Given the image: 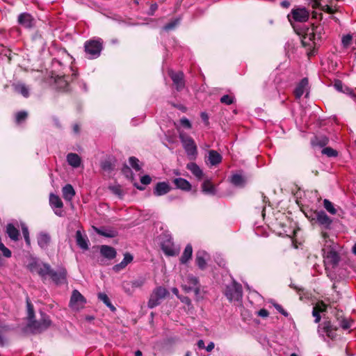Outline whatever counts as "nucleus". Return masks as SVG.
I'll use <instances>...</instances> for the list:
<instances>
[{
    "instance_id": "aec40b11",
    "label": "nucleus",
    "mask_w": 356,
    "mask_h": 356,
    "mask_svg": "<svg viewBox=\"0 0 356 356\" xmlns=\"http://www.w3.org/2000/svg\"><path fill=\"white\" fill-rule=\"evenodd\" d=\"M134 257L129 252H126L124 254V259L118 264L113 266V270L118 273L127 267V266L133 261Z\"/></svg>"
},
{
    "instance_id": "c9c22d12",
    "label": "nucleus",
    "mask_w": 356,
    "mask_h": 356,
    "mask_svg": "<svg viewBox=\"0 0 356 356\" xmlns=\"http://www.w3.org/2000/svg\"><path fill=\"white\" fill-rule=\"evenodd\" d=\"M202 191L206 193L214 194L215 193V186L211 183V181L209 179L204 181L202 184Z\"/></svg>"
},
{
    "instance_id": "69168bd1",
    "label": "nucleus",
    "mask_w": 356,
    "mask_h": 356,
    "mask_svg": "<svg viewBox=\"0 0 356 356\" xmlns=\"http://www.w3.org/2000/svg\"><path fill=\"white\" fill-rule=\"evenodd\" d=\"M179 300L184 304L187 305L188 306L191 305V300L188 296H178Z\"/></svg>"
},
{
    "instance_id": "393cba45",
    "label": "nucleus",
    "mask_w": 356,
    "mask_h": 356,
    "mask_svg": "<svg viewBox=\"0 0 356 356\" xmlns=\"http://www.w3.org/2000/svg\"><path fill=\"white\" fill-rule=\"evenodd\" d=\"M186 168L191 172L198 179L203 178L204 174L200 168L194 162L188 163L186 165Z\"/></svg>"
},
{
    "instance_id": "b1692460",
    "label": "nucleus",
    "mask_w": 356,
    "mask_h": 356,
    "mask_svg": "<svg viewBox=\"0 0 356 356\" xmlns=\"http://www.w3.org/2000/svg\"><path fill=\"white\" fill-rule=\"evenodd\" d=\"M76 242L77 245L83 250H88V239L86 236H83L80 230L76 232Z\"/></svg>"
},
{
    "instance_id": "6ab92c4d",
    "label": "nucleus",
    "mask_w": 356,
    "mask_h": 356,
    "mask_svg": "<svg viewBox=\"0 0 356 356\" xmlns=\"http://www.w3.org/2000/svg\"><path fill=\"white\" fill-rule=\"evenodd\" d=\"M161 248L165 254L168 256H176L179 254V250L175 248L171 240H168L162 243Z\"/></svg>"
},
{
    "instance_id": "f3484780",
    "label": "nucleus",
    "mask_w": 356,
    "mask_h": 356,
    "mask_svg": "<svg viewBox=\"0 0 356 356\" xmlns=\"http://www.w3.org/2000/svg\"><path fill=\"white\" fill-rule=\"evenodd\" d=\"M171 191V186L168 182H158L153 190L155 196H161L168 193Z\"/></svg>"
},
{
    "instance_id": "603ef678",
    "label": "nucleus",
    "mask_w": 356,
    "mask_h": 356,
    "mask_svg": "<svg viewBox=\"0 0 356 356\" xmlns=\"http://www.w3.org/2000/svg\"><path fill=\"white\" fill-rule=\"evenodd\" d=\"M22 232L23 236L24 237L26 243L28 245H31V241H30V238H29V232L28 227L26 225H23L22 226Z\"/></svg>"
},
{
    "instance_id": "ddd939ff",
    "label": "nucleus",
    "mask_w": 356,
    "mask_h": 356,
    "mask_svg": "<svg viewBox=\"0 0 356 356\" xmlns=\"http://www.w3.org/2000/svg\"><path fill=\"white\" fill-rule=\"evenodd\" d=\"M299 32H301L302 34L300 35L302 36L301 42L302 46L305 47H309L311 49L312 47L316 44V33L315 32L312 33L309 31V29L307 28L305 31L302 29H300Z\"/></svg>"
},
{
    "instance_id": "20e7f679",
    "label": "nucleus",
    "mask_w": 356,
    "mask_h": 356,
    "mask_svg": "<svg viewBox=\"0 0 356 356\" xmlns=\"http://www.w3.org/2000/svg\"><path fill=\"white\" fill-rule=\"evenodd\" d=\"M170 296V292L163 286H159L154 289L149 296L147 307L150 309L161 305V302Z\"/></svg>"
},
{
    "instance_id": "680f3d73",
    "label": "nucleus",
    "mask_w": 356,
    "mask_h": 356,
    "mask_svg": "<svg viewBox=\"0 0 356 356\" xmlns=\"http://www.w3.org/2000/svg\"><path fill=\"white\" fill-rule=\"evenodd\" d=\"M0 54H3L6 56H7L9 62L11 60L10 51L9 49H5L3 45H0Z\"/></svg>"
},
{
    "instance_id": "f704fd0d",
    "label": "nucleus",
    "mask_w": 356,
    "mask_h": 356,
    "mask_svg": "<svg viewBox=\"0 0 356 356\" xmlns=\"http://www.w3.org/2000/svg\"><path fill=\"white\" fill-rule=\"evenodd\" d=\"M231 182L236 186H243L245 184V179L243 176L239 174H234L231 177Z\"/></svg>"
},
{
    "instance_id": "a211bd4d",
    "label": "nucleus",
    "mask_w": 356,
    "mask_h": 356,
    "mask_svg": "<svg viewBox=\"0 0 356 356\" xmlns=\"http://www.w3.org/2000/svg\"><path fill=\"white\" fill-rule=\"evenodd\" d=\"M99 252L102 257L109 260L115 259L117 256L116 250L113 247L106 245H101Z\"/></svg>"
},
{
    "instance_id": "cd10ccee",
    "label": "nucleus",
    "mask_w": 356,
    "mask_h": 356,
    "mask_svg": "<svg viewBox=\"0 0 356 356\" xmlns=\"http://www.w3.org/2000/svg\"><path fill=\"white\" fill-rule=\"evenodd\" d=\"M193 254V247L191 244H188L183 253L181 256L179 261L180 263L182 264H186L192 257Z\"/></svg>"
},
{
    "instance_id": "052dcab7",
    "label": "nucleus",
    "mask_w": 356,
    "mask_h": 356,
    "mask_svg": "<svg viewBox=\"0 0 356 356\" xmlns=\"http://www.w3.org/2000/svg\"><path fill=\"white\" fill-rule=\"evenodd\" d=\"M122 172L127 177L130 175H132V171L127 164L123 165L122 168Z\"/></svg>"
},
{
    "instance_id": "c85d7f7f",
    "label": "nucleus",
    "mask_w": 356,
    "mask_h": 356,
    "mask_svg": "<svg viewBox=\"0 0 356 356\" xmlns=\"http://www.w3.org/2000/svg\"><path fill=\"white\" fill-rule=\"evenodd\" d=\"M6 233L13 241H16L19 240V232L12 223L7 225Z\"/></svg>"
},
{
    "instance_id": "f8f14e48",
    "label": "nucleus",
    "mask_w": 356,
    "mask_h": 356,
    "mask_svg": "<svg viewBox=\"0 0 356 356\" xmlns=\"http://www.w3.org/2000/svg\"><path fill=\"white\" fill-rule=\"evenodd\" d=\"M168 75L171 78L177 91H181L185 88L184 74L183 72H175L170 70L168 71Z\"/></svg>"
},
{
    "instance_id": "338daca9",
    "label": "nucleus",
    "mask_w": 356,
    "mask_h": 356,
    "mask_svg": "<svg viewBox=\"0 0 356 356\" xmlns=\"http://www.w3.org/2000/svg\"><path fill=\"white\" fill-rule=\"evenodd\" d=\"M322 10H323L329 14H333L336 12V10H334V8H332L331 6H330L328 5H325V6H323L322 8Z\"/></svg>"
},
{
    "instance_id": "1a4fd4ad",
    "label": "nucleus",
    "mask_w": 356,
    "mask_h": 356,
    "mask_svg": "<svg viewBox=\"0 0 356 356\" xmlns=\"http://www.w3.org/2000/svg\"><path fill=\"white\" fill-rule=\"evenodd\" d=\"M337 330L338 327L326 318H324V321L318 325V331L325 333L332 340H334L337 338Z\"/></svg>"
},
{
    "instance_id": "a19ab883",
    "label": "nucleus",
    "mask_w": 356,
    "mask_h": 356,
    "mask_svg": "<svg viewBox=\"0 0 356 356\" xmlns=\"http://www.w3.org/2000/svg\"><path fill=\"white\" fill-rule=\"evenodd\" d=\"M311 32H315L316 40H321L323 35L324 34L323 28L320 25L315 26L314 24H312Z\"/></svg>"
},
{
    "instance_id": "8fccbe9b",
    "label": "nucleus",
    "mask_w": 356,
    "mask_h": 356,
    "mask_svg": "<svg viewBox=\"0 0 356 356\" xmlns=\"http://www.w3.org/2000/svg\"><path fill=\"white\" fill-rule=\"evenodd\" d=\"M234 97L229 95H225L221 97L220 101L222 104L225 105H231L234 103Z\"/></svg>"
},
{
    "instance_id": "39448f33",
    "label": "nucleus",
    "mask_w": 356,
    "mask_h": 356,
    "mask_svg": "<svg viewBox=\"0 0 356 356\" xmlns=\"http://www.w3.org/2000/svg\"><path fill=\"white\" fill-rule=\"evenodd\" d=\"M224 295L229 302H241L243 297V288L241 284L233 281L225 286Z\"/></svg>"
},
{
    "instance_id": "5701e85b",
    "label": "nucleus",
    "mask_w": 356,
    "mask_h": 356,
    "mask_svg": "<svg viewBox=\"0 0 356 356\" xmlns=\"http://www.w3.org/2000/svg\"><path fill=\"white\" fill-rule=\"evenodd\" d=\"M308 79L303 78L297 85L293 91L294 96L296 99H300L302 96L306 87L308 86Z\"/></svg>"
},
{
    "instance_id": "423d86ee",
    "label": "nucleus",
    "mask_w": 356,
    "mask_h": 356,
    "mask_svg": "<svg viewBox=\"0 0 356 356\" xmlns=\"http://www.w3.org/2000/svg\"><path fill=\"white\" fill-rule=\"evenodd\" d=\"M103 49V42L101 39L89 40L84 44V50L90 58L99 57Z\"/></svg>"
},
{
    "instance_id": "c756f323",
    "label": "nucleus",
    "mask_w": 356,
    "mask_h": 356,
    "mask_svg": "<svg viewBox=\"0 0 356 356\" xmlns=\"http://www.w3.org/2000/svg\"><path fill=\"white\" fill-rule=\"evenodd\" d=\"M67 161L70 165L73 168H78L81 165V157L75 153H69L67 156Z\"/></svg>"
},
{
    "instance_id": "dca6fc26",
    "label": "nucleus",
    "mask_w": 356,
    "mask_h": 356,
    "mask_svg": "<svg viewBox=\"0 0 356 356\" xmlns=\"http://www.w3.org/2000/svg\"><path fill=\"white\" fill-rule=\"evenodd\" d=\"M209 259V255L204 250L197 251L195 255V264L198 268L203 270L207 268V261Z\"/></svg>"
},
{
    "instance_id": "864d4df0",
    "label": "nucleus",
    "mask_w": 356,
    "mask_h": 356,
    "mask_svg": "<svg viewBox=\"0 0 356 356\" xmlns=\"http://www.w3.org/2000/svg\"><path fill=\"white\" fill-rule=\"evenodd\" d=\"M145 282V278H139L136 280H133L131 282V284L133 288H140L141 286H143Z\"/></svg>"
},
{
    "instance_id": "a878e982",
    "label": "nucleus",
    "mask_w": 356,
    "mask_h": 356,
    "mask_svg": "<svg viewBox=\"0 0 356 356\" xmlns=\"http://www.w3.org/2000/svg\"><path fill=\"white\" fill-rule=\"evenodd\" d=\"M340 313L341 312L338 311L335 314V317L339 323V325L343 330L349 329L351 326L352 321L350 319L343 317V315Z\"/></svg>"
},
{
    "instance_id": "3c124183",
    "label": "nucleus",
    "mask_w": 356,
    "mask_h": 356,
    "mask_svg": "<svg viewBox=\"0 0 356 356\" xmlns=\"http://www.w3.org/2000/svg\"><path fill=\"white\" fill-rule=\"evenodd\" d=\"M353 36L350 34L343 35L341 40L342 44L344 47L347 48L351 44Z\"/></svg>"
},
{
    "instance_id": "473e14b6",
    "label": "nucleus",
    "mask_w": 356,
    "mask_h": 356,
    "mask_svg": "<svg viewBox=\"0 0 356 356\" xmlns=\"http://www.w3.org/2000/svg\"><path fill=\"white\" fill-rule=\"evenodd\" d=\"M51 241V237L48 234L42 233L40 234L38 243L40 248L46 249L49 245Z\"/></svg>"
},
{
    "instance_id": "c03bdc74",
    "label": "nucleus",
    "mask_w": 356,
    "mask_h": 356,
    "mask_svg": "<svg viewBox=\"0 0 356 356\" xmlns=\"http://www.w3.org/2000/svg\"><path fill=\"white\" fill-rule=\"evenodd\" d=\"M321 153L328 157H337L338 156V152L330 147H324Z\"/></svg>"
},
{
    "instance_id": "0eeeda50",
    "label": "nucleus",
    "mask_w": 356,
    "mask_h": 356,
    "mask_svg": "<svg viewBox=\"0 0 356 356\" xmlns=\"http://www.w3.org/2000/svg\"><path fill=\"white\" fill-rule=\"evenodd\" d=\"M179 137L187 155L191 156L192 159L195 158L197 154V149L194 140L183 131L179 132Z\"/></svg>"
},
{
    "instance_id": "7ed1b4c3",
    "label": "nucleus",
    "mask_w": 356,
    "mask_h": 356,
    "mask_svg": "<svg viewBox=\"0 0 356 356\" xmlns=\"http://www.w3.org/2000/svg\"><path fill=\"white\" fill-rule=\"evenodd\" d=\"M47 276H49L56 284H60L66 280L67 270L65 268H60L59 270L55 271L47 264L44 266V270H40L41 277L46 278Z\"/></svg>"
},
{
    "instance_id": "9d476101",
    "label": "nucleus",
    "mask_w": 356,
    "mask_h": 356,
    "mask_svg": "<svg viewBox=\"0 0 356 356\" xmlns=\"http://www.w3.org/2000/svg\"><path fill=\"white\" fill-rule=\"evenodd\" d=\"M86 303V298L76 289L73 290L70 301V307L74 311H79L84 307Z\"/></svg>"
},
{
    "instance_id": "4d7b16f0",
    "label": "nucleus",
    "mask_w": 356,
    "mask_h": 356,
    "mask_svg": "<svg viewBox=\"0 0 356 356\" xmlns=\"http://www.w3.org/2000/svg\"><path fill=\"white\" fill-rule=\"evenodd\" d=\"M110 191H111L114 194L121 196L122 195V191L120 186H111L108 187Z\"/></svg>"
},
{
    "instance_id": "79ce46f5",
    "label": "nucleus",
    "mask_w": 356,
    "mask_h": 356,
    "mask_svg": "<svg viewBox=\"0 0 356 356\" xmlns=\"http://www.w3.org/2000/svg\"><path fill=\"white\" fill-rule=\"evenodd\" d=\"M323 207L324 208L331 214L334 215L337 213V211L335 209L332 202H331L327 199H325L323 200Z\"/></svg>"
},
{
    "instance_id": "ea45409f",
    "label": "nucleus",
    "mask_w": 356,
    "mask_h": 356,
    "mask_svg": "<svg viewBox=\"0 0 356 356\" xmlns=\"http://www.w3.org/2000/svg\"><path fill=\"white\" fill-rule=\"evenodd\" d=\"M98 298L99 299H100L102 301L104 302V303L108 307L111 311L113 312H115V307L112 305L109 298L108 297V296L106 294V293H99L98 295Z\"/></svg>"
},
{
    "instance_id": "de8ad7c7",
    "label": "nucleus",
    "mask_w": 356,
    "mask_h": 356,
    "mask_svg": "<svg viewBox=\"0 0 356 356\" xmlns=\"http://www.w3.org/2000/svg\"><path fill=\"white\" fill-rule=\"evenodd\" d=\"M129 163L131 166L136 170L140 171L141 170V167L139 165V160L135 156L129 157Z\"/></svg>"
},
{
    "instance_id": "6e6d98bb",
    "label": "nucleus",
    "mask_w": 356,
    "mask_h": 356,
    "mask_svg": "<svg viewBox=\"0 0 356 356\" xmlns=\"http://www.w3.org/2000/svg\"><path fill=\"white\" fill-rule=\"evenodd\" d=\"M179 23V19H176L169 23H167L164 26L163 29L168 31L173 29Z\"/></svg>"
},
{
    "instance_id": "72a5a7b5",
    "label": "nucleus",
    "mask_w": 356,
    "mask_h": 356,
    "mask_svg": "<svg viewBox=\"0 0 356 356\" xmlns=\"http://www.w3.org/2000/svg\"><path fill=\"white\" fill-rule=\"evenodd\" d=\"M55 83L58 89L64 91L67 90L69 86L68 81L66 79L65 76H58L55 79Z\"/></svg>"
},
{
    "instance_id": "4468645a",
    "label": "nucleus",
    "mask_w": 356,
    "mask_h": 356,
    "mask_svg": "<svg viewBox=\"0 0 356 356\" xmlns=\"http://www.w3.org/2000/svg\"><path fill=\"white\" fill-rule=\"evenodd\" d=\"M18 24L25 29H31L35 26V18L28 13H21L17 18Z\"/></svg>"
},
{
    "instance_id": "37998d69",
    "label": "nucleus",
    "mask_w": 356,
    "mask_h": 356,
    "mask_svg": "<svg viewBox=\"0 0 356 356\" xmlns=\"http://www.w3.org/2000/svg\"><path fill=\"white\" fill-rule=\"evenodd\" d=\"M28 117V113L24 111H21L15 114V122L17 124H21L24 122Z\"/></svg>"
},
{
    "instance_id": "f03ea898",
    "label": "nucleus",
    "mask_w": 356,
    "mask_h": 356,
    "mask_svg": "<svg viewBox=\"0 0 356 356\" xmlns=\"http://www.w3.org/2000/svg\"><path fill=\"white\" fill-rule=\"evenodd\" d=\"M309 17V11L305 8H297L291 10L290 14L287 15V18L296 33L298 35L302 34L299 32L298 29L294 25V22L303 23L307 22Z\"/></svg>"
},
{
    "instance_id": "4be33fe9",
    "label": "nucleus",
    "mask_w": 356,
    "mask_h": 356,
    "mask_svg": "<svg viewBox=\"0 0 356 356\" xmlns=\"http://www.w3.org/2000/svg\"><path fill=\"white\" fill-rule=\"evenodd\" d=\"M172 183L177 188L184 191H190L192 188L190 182L184 178H175L172 180Z\"/></svg>"
},
{
    "instance_id": "2eb2a0df",
    "label": "nucleus",
    "mask_w": 356,
    "mask_h": 356,
    "mask_svg": "<svg viewBox=\"0 0 356 356\" xmlns=\"http://www.w3.org/2000/svg\"><path fill=\"white\" fill-rule=\"evenodd\" d=\"M49 204L52 209H54L55 214L58 216H63V203L58 195L51 193L49 195Z\"/></svg>"
},
{
    "instance_id": "e2e57ef3",
    "label": "nucleus",
    "mask_w": 356,
    "mask_h": 356,
    "mask_svg": "<svg viewBox=\"0 0 356 356\" xmlns=\"http://www.w3.org/2000/svg\"><path fill=\"white\" fill-rule=\"evenodd\" d=\"M151 181L152 178L149 175H146L140 177V182L144 185H148L151 183Z\"/></svg>"
},
{
    "instance_id": "f257e3e1",
    "label": "nucleus",
    "mask_w": 356,
    "mask_h": 356,
    "mask_svg": "<svg viewBox=\"0 0 356 356\" xmlns=\"http://www.w3.org/2000/svg\"><path fill=\"white\" fill-rule=\"evenodd\" d=\"M324 263L325 266L335 268L340 261V256L336 250V244L330 241L326 240L323 248Z\"/></svg>"
},
{
    "instance_id": "09e8293b",
    "label": "nucleus",
    "mask_w": 356,
    "mask_h": 356,
    "mask_svg": "<svg viewBox=\"0 0 356 356\" xmlns=\"http://www.w3.org/2000/svg\"><path fill=\"white\" fill-rule=\"evenodd\" d=\"M327 309V305L323 301H318L313 307V310H317L318 313H323Z\"/></svg>"
},
{
    "instance_id": "e433bc0d",
    "label": "nucleus",
    "mask_w": 356,
    "mask_h": 356,
    "mask_svg": "<svg viewBox=\"0 0 356 356\" xmlns=\"http://www.w3.org/2000/svg\"><path fill=\"white\" fill-rule=\"evenodd\" d=\"M15 90L17 92L22 94L24 97H28L29 96V88L26 87L25 84L18 83L13 85Z\"/></svg>"
},
{
    "instance_id": "7c9ffc66",
    "label": "nucleus",
    "mask_w": 356,
    "mask_h": 356,
    "mask_svg": "<svg viewBox=\"0 0 356 356\" xmlns=\"http://www.w3.org/2000/svg\"><path fill=\"white\" fill-rule=\"evenodd\" d=\"M63 197L65 200L70 201L75 195V191L71 184H66L62 189Z\"/></svg>"
},
{
    "instance_id": "774afa93",
    "label": "nucleus",
    "mask_w": 356,
    "mask_h": 356,
    "mask_svg": "<svg viewBox=\"0 0 356 356\" xmlns=\"http://www.w3.org/2000/svg\"><path fill=\"white\" fill-rule=\"evenodd\" d=\"M312 315L315 317L314 322L316 323H319L321 318L320 313H318L317 310H313Z\"/></svg>"
},
{
    "instance_id": "bb28decb",
    "label": "nucleus",
    "mask_w": 356,
    "mask_h": 356,
    "mask_svg": "<svg viewBox=\"0 0 356 356\" xmlns=\"http://www.w3.org/2000/svg\"><path fill=\"white\" fill-rule=\"evenodd\" d=\"M47 264H39L35 259H32L27 265V268L31 273H37L40 276V270H44Z\"/></svg>"
},
{
    "instance_id": "13d9d810",
    "label": "nucleus",
    "mask_w": 356,
    "mask_h": 356,
    "mask_svg": "<svg viewBox=\"0 0 356 356\" xmlns=\"http://www.w3.org/2000/svg\"><path fill=\"white\" fill-rule=\"evenodd\" d=\"M273 307L277 309L278 312L287 317L289 316V313L282 307V305L278 303H273Z\"/></svg>"
},
{
    "instance_id": "a18cd8bd",
    "label": "nucleus",
    "mask_w": 356,
    "mask_h": 356,
    "mask_svg": "<svg viewBox=\"0 0 356 356\" xmlns=\"http://www.w3.org/2000/svg\"><path fill=\"white\" fill-rule=\"evenodd\" d=\"M26 305H27V312H28V317L27 318H28V320L29 322L30 321L33 320V318L35 317V312H34L33 306L29 299L26 300Z\"/></svg>"
},
{
    "instance_id": "bf43d9fd",
    "label": "nucleus",
    "mask_w": 356,
    "mask_h": 356,
    "mask_svg": "<svg viewBox=\"0 0 356 356\" xmlns=\"http://www.w3.org/2000/svg\"><path fill=\"white\" fill-rule=\"evenodd\" d=\"M180 124L181 126L188 129L192 127L191 122L186 118H183L180 120Z\"/></svg>"
},
{
    "instance_id": "2f4dec72",
    "label": "nucleus",
    "mask_w": 356,
    "mask_h": 356,
    "mask_svg": "<svg viewBox=\"0 0 356 356\" xmlns=\"http://www.w3.org/2000/svg\"><path fill=\"white\" fill-rule=\"evenodd\" d=\"M222 156L216 150L209 152V161L212 165H216L221 163Z\"/></svg>"
},
{
    "instance_id": "0e129e2a",
    "label": "nucleus",
    "mask_w": 356,
    "mask_h": 356,
    "mask_svg": "<svg viewBox=\"0 0 356 356\" xmlns=\"http://www.w3.org/2000/svg\"><path fill=\"white\" fill-rule=\"evenodd\" d=\"M334 87L336 90H337L339 92L343 91V83L340 80H335L334 83Z\"/></svg>"
},
{
    "instance_id": "5fc2aeb1",
    "label": "nucleus",
    "mask_w": 356,
    "mask_h": 356,
    "mask_svg": "<svg viewBox=\"0 0 356 356\" xmlns=\"http://www.w3.org/2000/svg\"><path fill=\"white\" fill-rule=\"evenodd\" d=\"M0 250L2 252L3 256L7 258H10L12 255L11 251L1 242H0Z\"/></svg>"
},
{
    "instance_id": "9b49d317",
    "label": "nucleus",
    "mask_w": 356,
    "mask_h": 356,
    "mask_svg": "<svg viewBox=\"0 0 356 356\" xmlns=\"http://www.w3.org/2000/svg\"><path fill=\"white\" fill-rule=\"evenodd\" d=\"M313 220L326 229H330L332 224V220L326 214L324 211H315L313 213Z\"/></svg>"
},
{
    "instance_id": "49530a36",
    "label": "nucleus",
    "mask_w": 356,
    "mask_h": 356,
    "mask_svg": "<svg viewBox=\"0 0 356 356\" xmlns=\"http://www.w3.org/2000/svg\"><path fill=\"white\" fill-rule=\"evenodd\" d=\"M9 330L8 326H0V346H3L6 343V334Z\"/></svg>"
},
{
    "instance_id": "4c0bfd02",
    "label": "nucleus",
    "mask_w": 356,
    "mask_h": 356,
    "mask_svg": "<svg viewBox=\"0 0 356 356\" xmlns=\"http://www.w3.org/2000/svg\"><path fill=\"white\" fill-rule=\"evenodd\" d=\"M329 143V138L326 136H315L312 143L320 147H325Z\"/></svg>"
},
{
    "instance_id": "6e6552de",
    "label": "nucleus",
    "mask_w": 356,
    "mask_h": 356,
    "mask_svg": "<svg viewBox=\"0 0 356 356\" xmlns=\"http://www.w3.org/2000/svg\"><path fill=\"white\" fill-rule=\"evenodd\" d=\"M51 321L45 314H41V318L39 321L32 320L28 323L29 327L35 332H42L50 327Z\"/></svg>"
},
{
    "instance_id": "58836bf2",
    "label": "nucleus",
    "mask_w": 356,
    "mask_h": 356,
    "mask_svg": "<svg viewBox=\"0 0 356 356\" xmlns=\"http://www.w3.org/2000/svg\"><path fill=\"white\" fill-rule=\"evenodd\" d=\"M100 166L102 170L111 172L113 170L115 164L111 160H104L101 162Z\"/></svg>"
},
{
    "instance_id": "412c9836",
    "label": "nucleus",
    "mask_w": 356,
    "mask_h": 356,
    "mask_svg": "<svg viewBox=\"0 0 356 356\" xmlns=\"http://www.w3.org/2000/svg\"><path fill=\"white\" fill-rule=\"evenodd\" d=\"M95 231L97 234L100 236H103L107 238H114L118 235V231L112 227H95Z\"/></svg>"
}]
</instances>
